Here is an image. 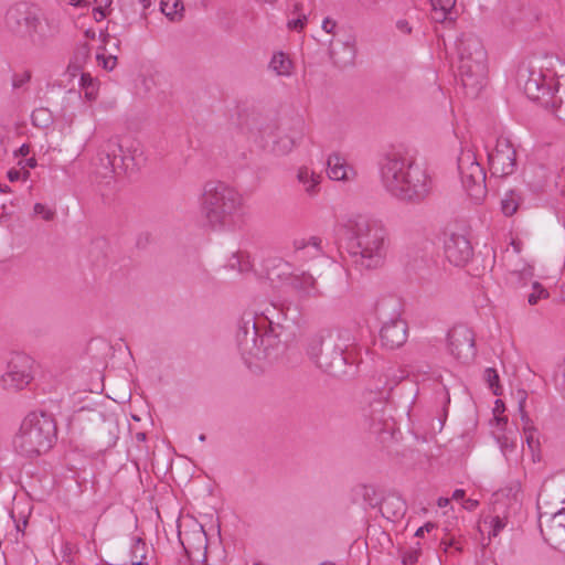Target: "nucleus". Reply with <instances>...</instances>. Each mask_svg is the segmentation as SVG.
<instances>
[{"mask_svg":"<svg viewBox=\"0 0 565 565\" xmlns=\"http://www.w3.org/2000/svg\"><path fill=\"white\" fill-rule=\"evenodd\" d=\"M379 169L385 190L403 202L420 203L430 193L429 175L406 151H386L379 160Z\"/></svg>","mask_w":565,"mask_h":565,"instance_id":"obj_1","label":"nucleus"},{"mask_svg":"<svg viewBox=\"0 0 565 565\" xmlns=\"http://www.w3.org/2000/svg\"><path fill=\"white\" fill-rule=\"evenodd\" d=\"M358 339L351 329H322L307 345L309 359L324 373L340 377L358 363Z\"/></svg>","mask_w":565,"mask_h":565,"instance_id":"obj_2","label":"nucleus"},{"mask_svg":"<svg viewBox=\"0 0 565 565\" xmlns=\"http://www.w3.org/2000/svg\"><path fill=\"white\" fill-rule=\"evenodd\" d=\"M350 253L354 264L365 269L382 267L390 246L388 231L382 222L365 217L347 224Z\"/></svg>","mask_w":565,"mask_h":565,"instance_id":"obj_3","label":"nucleus"},{"mask_svg":"<svg viewBox=\"0 0 565 565\" xmlns=\"http://www.w3.org/2000/svg\"><path fill=\"white\" fill-rule=\"evenodd\" d=\"M57 440V425L46 412H31L13 438L14 450L26 458L46 454Z\"/></svg>","mask_w":565,"mask_h":565,"instance_id":"obj_4","label":"nucleus"},{"mask_svg":"<svg viewBox=\"0 0 565 565\" xmlns=\"http://www.w3.org/2000/svg\"><path fill=\"white\" fill-rule=\"evenodd\" d=\"M241 194L222 181L205 182L201 195V213L214 230L234 224V218L242 207Z\"/></svg>","mask_w":565,"mask_h":565,"instance_id":"obj_5","label":"nucleus"},{"mask_svg":"<svg viewBox=\"0 0 565 565\" xmlns=\"http://www.w3.org/2000/svg\"><path fill=\"white\" fill-rule=\"evenodd\" d=\"M457 50L461 84L467 95L476 97L486 85L487 52L480 39L473 34H463L458 40Z\"/></svg>","mask_w":565,"mask_h":565,"instance_id":"obj_6","label":"nucleus"},{"mask_svg":"<svg viewBox=\"0 0 565 565\" xmlns=\"http://www.w3.org/2000/svg\"><path fill=\"white\" fill-rule=\"evenodd\" d=\"M142 154L138 140L114 137L100 145L96 164L104 170L103 177L125 174L140 164Z\"/></svg>","mask_w":565,"mask_h":565,"instance_id":"obj_7","label":"nucleus"},{"mask_svg":"<svg viewBox=\"0 0 565 565\" xmlns=\"http://www.w3.org/2000/svg\"><path fill=\"white\" fill-rule=\"evenodd\" d=\"M524 93L530 99L551 108L557 119L565 122V81L559 82L554 74L542 70H529Z\"/></svg>","mask_w":565,"mask_h":565,"instance_id":"obj_8","label":"nucleus"},{"mask_svg":"<svg viewBox=\"0 0 565 565\" xmlns=\"http://www.w3.org/2000/svg\"><path fill=\"white\" fill-rule=\"evenodd\" d=\"M7 28L18 36L28 38L34 45L43 46L49 36L46 24L40 19L38 10L25 2L15 3L6 14Z\"/></svg>","mask_w":565,"mask_h":565,"instance_id":"obj_9","label":"nucleus"},{"mask_svg":"<svg viewBox=\"0 0 565 565\" xmlns=\"http://www.w3.org/2000/svg\"><path fill=\"white\" fill-rule=\"evenodd\" d=\"M461 184L470 199L480 204L487 196L486 170L479 163L476 153L462 149L457 159Z\"/></svg>","mask_w":565,"mask_h":565,"instance_id":"obj_10","label":"nucleus"},{"mask_svg":"<svg viewBox=\"0 0 565 565\" xmlns=\"http://www.w3.org/2000/svg\"><path fill=\"white\" fill-rule=\"evenodd\" d=\"M519 492L520 486L515 484L501 489L493 494L492 515L489 516L491 536H497L508 525L511 512H515L520 508Z\"/></svg>","mask_w":565,"mask_h":565,"instance_id":"obj_11","label":"nucleus"},{"mask_svg":"<svg viewBox=\"0 0 565 565\" xmlns=\"http://www.w3.org/2000/svg\"><path fill=\"white\" fill-rule=\"evenodd\" d=\"M33 364L31 356L17 353L8 362L7 372L1 376V385L7 391H21L33 380Z\"/></svg>","mask_w":565,"mask_h":565,"instance_id":"obj_12","label":"nucleus"},{"mask_svg":"<svg viewBox=\"0 0 565 565\" xmlns=\"http://www.w3.org/2000/svg\"><path fill=\"white\" fill-rule=\"evenodd\" d=\"M264 315L269 322V328L264 333H260L258 344L260 354L256 355V359L273 361L278 359L286 350V341L281 340L284 328L279 321H274V315L269 309Z\"/></svg>","mask_w":565,"mask_h":565,"instance_id":"obj_13","label":"nucleus"},{"mask_svg":"<svg viewBox=\"0 0 565 565\" xmlns=\"http://www.w3.org/2000/svg\"><path fill=\"white\" fill-rule=\"evenodd\" d=\"M449 352L462 363H469L477 354L475 333L465 324L452 327L447 333Z\"/></svg>","mask_w":565,"mask_h":565,"instance_id":"obj_14","label":"nucleus"},{"mask_svg":"<svg viewBox=\"0 0 565 565\" xmlns=\"http://www.w3.org/2000/svg\"><path fill=\"white\" fill-rule=\"evenodd\" d=\"M492 175L508 177L516 170V151L508 138H498L495 148L488 153Z\"/></svg>","mask_w":565,"mask_h":565,"instance_id":"obj_15","label":"nucleus"},{"mask_svg":"<svg viewBox=\"0 0 565 565\" xmlns=\"http://www.w3.org/2000/svg\"><path fill=\"white\" fill-rule=\"evenodd\" d=\"M260 329L255 318H242L238 322L236 332V342L238 350L244 359L255 358L260 354L259 344Z\"/></svg>","mask_w":565,"mask_h":565,"instance_id":"obj_16","label":"nucleus"},{"mask_svg":"<svg viewBox=\"0 0 565 565\" xmlns=\"http://www.w3.org/2000/svg\"><path fill=\"white\" fill-rule=\"evenodd\" d=\"M385 397L370 402L369 407L364 411V417L369 420V428L375 434L391 433L394 429L395 422L387 412V403Z\"/></svg>","mask_w":565,"mask_h":565,"instance_id":"obj_17","label":"nucleus"},{"mask_svg":"<svg viewBox=\"0 0 565 565\" xmlns=\"http://www.w3.org/2000/svg\"><path fill=\"white\" fill-rule=\"evenodd\" d=\"M445 256L455 266H465L473 255L470 241L461 234L452 233L445 241Z\"/></svg>","mask_w":565,"mask_h":565,"instance_id":"obj_18","label":"nucleus"},{"mask_svg":"<svg viewBox=\"0 0 565 565\" xmlns=\"http://www.w3.org/2000/svg\"><path fill=\"white\" fill-rule=\"evenodd\" d=\"M561 516H546L541 513L539 526L544 541L555 550H565V524H559Z\"/></svg>","mask_w":565,"mask_h":565,"instance_id":"obj_19","label":"nucleus"},{"mask_svg":"<svg viewBox=\"0 0 565 565\" xmlns=\"http://www.w3.org/2000/svg\"><path fill=\"white\" fill-rule=\"evenodd\" d=\"M408 327L405 320H395L383 323L380 330L382 347L394 350L401 348L407 340Z\"/></svg>","mask_w":565,"mask_h":565,"instance_id":"obj_20","label":"nucleus"},{"mask_svg":"<svg viewBox=\"0 0 565 565\" xmlns=\"http://www.w3.org/2000/svg\"><path fill=\"white\" fill-rule=\"evenodd\" d=\"M292 247L294 257L297 262L308 263L324 256L322 241L318 236L296 238L292 242Z\"/></svg>","mask_w":565,"mask_h":565,"instance_id":"obj_21","label":"nucleus"},{"mask_svg":"<svg viewBox=\"0 0 565 565\" xmlns=\"http://www.w3.org/2000/svg\"><path fill=\"white\" fill-rule=\"evenodd\" d=\"M329 54L333 64L340 67H345L353 63L355 58L354 41L349 38L345 41H330Z\"/></svg>","mask_w":565,"mask_h":565,"instance_id":"obj_22","label":"nucleus"},{"mask_svg":"<svg viewBox=\"0 0 565 565\" xmlns=\"http://www.w3.org/2000/svg\"><path fill=\"white\" fill-rule=\"evenodd\" d=\"M375 315L377 319L382 323H386L388 321L402 320V302L401 300L393 296H385L379 299L374 307Z\"/></svg>","mask_w":565,"mask_h":565,"instance_id":"obj_23","label":"nucleus"},{"mask_svg":"<svg viewBox=\"0 0 565 565\" xmlns=\"http://www.w3.org/2000/svg\"><path fill=\"white\" fill-rule=\"evenodd\" d=\"M303 120L297 118L288 134L281 135L274 142V151L279 154L289 153L303 137Z\"/></svg>","mask_w":565,"mask_h":565,"instance_id":"obj_24","label":"nucleus"},{"mask_svg":"<svg viewBox=\"0 0 565 565\" xmlns=\"http://www.w3.org/2000/svg\"><path fill=\"white\" fill-rule=\"evenodd\" d=\"M407 376L408 373H406L404 370L390 366L379 379V382L383 383V386H376V388L381 391L380 394L383 395L385 399H390L392 397L394 387L397 386L402 381L406 380Z\"/></svg>","mask_w":565,"mask_h":565,"instance_id":"obj_25","label":"nucleus"},{"mask_svg":"<svg viewBox=\"0 0 565 565\" xmlns=\"http://www.w3.org/2000/svg\"><path fill=\"white\" fill-rule=\"evenodd\" d=\"M380 511L387 520H397L404 516L406 512V502L396 495H390L383 499Z\"/></svg>","mask_w":565,"mask_h":565,"instance_id":"obj_26","label":"nucleus"},{"mask_svg":"<svg viewBox=\"0 0 565 565\" xmlns=\"http://www.w3.org/2000/svg\"><path fill=\"white\" fill-rule=\"evenodd\" d=\"M518 409L520 413V418L523 423V430L526 436V443L529 447H533L534 437L533 434L535 431V427L532 425V420L529 417V414L525 411V403L527 399V393L524 390H519L518 393Z\"/></svg>","mask_w":565,"mask_h":565,"instance_id":"obj_27","label":"nucleus"},{"mask_svg":"<svg viewBox=\"0 0 565 565\" xmlns=\"http://www.w3.org/2000/svg\"><path fill=\"white\" fill-rule=\"evenodd\" d=\"M327 172L330 179L332 180H348V164L345 160L341 158L339 154L333 153L329 156L327 160Z\"/></svg>","mask_w":565,"mask_h":565,"instance_id":"obj_28","label":"nucleus"},{"mask_svg":"<svg viewBox=\"0 0 565 565\" xmlns=\"http://www.w3.org/2000/svg\"><path fill=\"white\" fill-rule=\"evenodd\" d=\"M354 491L358 495L362 497L363 501L370 508H381L384 498L377 492V490L373 486L359 484L355 487Z\"/></svg>","mask_w":565,"mask_h":565,"instance_id":"obj_29","label":"nucleus"},{"mask_svg":"<svg viewBox=\"0 0 565 565\" xmlns=\"http://www.w3.org/2000/svg\"><path fill=\"white\" fill-rule=\"evenodd\" d=\"M522 202L521 194L515 190H510L505 193L501 201V211L505 216H512L519 209Z\"/></svg>","mask_w":565,"mask_h":565,"instance_id":"obj_30","label":"nucleus"},{"mask_svg":"<svg viewBox=\"0 0 565 565\" xmlns=\"http://www.w3.org/2000/svg\"><path fill=\"white\" fill-rule=\"evenodd\" d=\"M291 66L290 58L282 52L275 53L269 62V68L277 75H289Z\"/></svg>","mask_w":565,"mask_h":565,"instance_id":"obj_31","label":"nucleus"},{"mask_svg":"<svg viewBox=\"0 0 565 565\" xmlns=\"http://www.w3.org/2000/svg\"><path fill=\"white\" fill-rule=\"evenodd\" d=\"M160 9L172 21L180 20L183 17L184 7L181 0H162Z\"/></svg>","mask_w":565,"mask_h":565,"instance_id":"obj_32","label":"nucleus"},{"mask_svg":"<svg viewBox=\"0 0 565 565\" xmlns=\"http://www.w3.org/2000/svg\"><path fill=\"white\" fill-rule=\"evenodd\" d=\"M297 178L299 182L307 185L306 192L310 195L317 193L318 184H319V175H316L313 172L309 171L307 167H302L299 169Z\"/></svg>","mask_w":565,"mask_h":565,"instance_id":"obj_33","label":"nucleus"},{"mask_svg":"<svg viewBox=\"0 0 565 565\" xmlns=\"http://www.w3.org/2000/svg\"><path fill=\"white\" fill-rule=\"evenodd\" d=\"M31 120L33 126L45 129L53 124L54 118L52 111L49 108L39 107L32 111Z\"/></svg>","mask_w":565,"mask_h":565,"instance_id":"obj_34","label":"nucleus"},{"mask_svg":"<svg viewBox=\"0 0 565 565\" xmlns=\"http://www.w3.org/2000/svg\"><path fill=\"white\" fill-rule=\"evenodd\" d=\"M291 286L303 292L310 295L316 289V279L308 273H302L300 276H294L291 278Z\"/></svg>","mask_w":565,"mask_h":565,"instance_id":"obj_35","label":"nucleus"},{"mask_svg":"<svg viewBox=\"0 0 565 565\" xmlns=\"http://www.w3.org/2000/svg\"><path fill=\"white\" fill-rule=\"evenodd\" d=\"M149 553H153V550L149 548L141 537H136L131 547V559L149 562Z\"/></svg>","mask_w":565,"mask_h":565,"instance_id":"obj_36","label":"nucleus"},{"mask_svg":"<svg viewBox=\"0 0 565 565\" xmlns=\"http://www.w3.org/2000/svg\"><path fill=\"white\" fill-rule=\"evenodd\" d=\"M81 86L85 92V97L88 100H95L98 95V84L88 73H82Z\"/></svg>","mask_w":565,"mask_h":565,"instance_id":"obj_37","label":"nucleus"},{"mask_svg":"<svg viewBox=\"0 0 565 565\" xmlns=\"http://www.w3.org/2000/svg\"><path fill=\"white\" fill-rule=\"evenodd\" d=\"M484 381L487 382L489 388L492 391L493 395H502L503 390L500 385V377L495 369L488 367L484 370Z\"/></svg>","mask_w":565,"mask_h":565,"instance_id":"obj_38","label":"nucleus"},{"mask_svg":"<svg viewBox=\"0 0 565 565\" xmlns=\"http://www.w3.org/2000/svg\"><path fill=\"white\" fill-rule=\"evenodd\" d=\"M294 13L297 14V18L289 20L287 26L289 30L301 31L307 23V15L302 11L301 3H295Z\"/></svg>","mask_w":565,"mask_h":565,"instance_id":"obj_39","label":"nucleus"},{"mask_svg":"<svg viewBox=\"0 0 565 565\" xmlns=\"http://www.w3.org/2000/svg\"><path fill=\"white\" fill-rule=\"evenodd\" d=\"M547 296V290L540 282L535 281L532 292L527 296V301L530 305H536L540 299L546 298Z\"/></svg>","mask_w":565,"mask_h":565,"instance_id":"obj_40","label":"nucleus"},{"mask_svg":"<svg viewBox=\"0 0 565 565\" xmlns=\"http://www.w3.org/2000/svg\"><path fill=\"white\" fill-rule=\"evenodd\" d=\"M228 266L233 269L237 268L241 273H245L249 270L250 263L244 259L243 254H234L230 259Z\"/></svg>","mask_w":565,"mask_h":565,"instance_id":"obj_41","label":"nucleus"},{"mask_svg":"<svg viewBox=\"0 0 565 565\" xmlns=\"http://www.w3.org/2000/svg\"><path fill=\"white\" fill-rule=\"evenodd\" d=\"M30 81H31V72L30 71L14 73L12 76V88L13 89L22 88Z\"/></svg>","mask_w":565,"mask_h":565,"instance_id":"obj_42","label":"nucleus"},{"mask_svg":"<svg viewBox=\"0 0 565 565\" xmlns=\"http://www.w3.org/2000/svg\"><path fill=\"white\" fill-rule=\"evenodd\" d=\"M33 212L35 215H41L43 220L51 221L53 220L55 212L47 209L42 203H35L33 207Z\"/></svg>","mask_w":565,"mask_h":565,"instance_id":"obj_43","label":"nucleus"},{"mask_svg":"<svg viewBox=\"0 0 565 565\" xmlns=\"http://www.w3.org/2000/svg\"><path fill=\"white\" fill-rule=\"evenodd\" d=\"M97 60L106 71H113L117 65V56L115 55L97 54Z\"/></svg>","mask_w":565,"mask_h":565,"instance_id":"obj_44","label":"nucleus"},{"mask_svg":"<svg viewBox=\"0 0 565 565\" xmlns=\"http://www.w3.org/2000/svg\"><path fill=\"white\" fill-rule=\"evenodd\" d=\"M452 546L458 552H461L462 550L461 546L458 545L455 535L446 534V536L440 540V547H443L444 551L447 552L448 548Z\"/></svg>","mask_w":565,"mask_h":565,"instance_id":"obj_45","label":"nucleus"},{"mask_svg":"<svg viewBox=\"0 0 565 565\" xmlns=\"http://www.w3.org/2000/svg\"><path fill=\"white\" fill-rule=\"evenodd\" d=\"M454 4L452 0H431L433 10H445L450 12V8Z\"/></svg>","mask_w":565,"mask_h":565,"instance_id":"obj_46","label":"nucleus"},{"mask_svg":"<svg viewBox=\"0 0 565 565\" xmlns=\"http://www.w3.org/2000/svg\"><path fill=\"white\" fill-rule=\"evenodd\" d=\"M418 559V551H411L403 555L402 563L404 565H413Z\"/></svg>","mask_w":565,"mask_h":565,"instance_id":"obj_47","label":"nucleus"},{"mask_svg":"<svg viewBox=\"0 0 565 565\" xmlns=\"http://www.w3.org/2000/svg\"><path fill=\"white\" fill-rule=\"evenodd\" d=\"M22 162H24V164L22 166L23 179L26 180L30 177V172L25 168L26 167L28 168H35L36 167V159L35 158H29V159H25V161H20L19 164H22Z\"/></svg>","mask_w":565,"mask_h":565,"instance_id":"obj_48","label":"nucleus"},{"mask_svg":"<svg viewBox=\"0 0 565 565\" xmlns=\"http://www.w3.org/2000/svg\"><path fill=\"white\" fill-rule=\"evenodd\" d=\"M434 529H436V524L433 522H427L423 526L418 527L415 532V536L423 537L425 533H430Z\"/></svg>","mask_w":565,"mask_h":565,"instance_id":"obj_49","label":"nucleus"},{"mask_svg":"<svg viewBox=\"0 0 565 565\" xmlns=\"http://www.w3.org/2000/svg\"><path fill=\"white\" fill-rule=\"evenodd\" d=\"M108 13H109V11L102 6L96 7L93 10V15L96 21H102L103 19H105L107 17Z\"/></svg>","mask_w":565,"mask_h":565,"instance_id":"obj_50","label":"nucleus"},{"mask_svg":"<svg viewBox=\"0 0 565 565\" xmlns=\"http://www.w3.org/2000/svg\"><path fill=\"white\" fill-rule=\"evenodd\" d=\"M337 28V22L330 18H326L322 22V29L327 32V33H334V29Z\"/></svg>","mask_w":565,"mask_h":565,"instance_id":"obj_51","label":"nucleus"},{"mask_svg":"<svg viewBox=\"0 0 565 565\" xmlns=\"http://www.w3.org/2000/svg\"><path fill=\"white\" fill-rule=\"evenodd\" d=\"M396 28H397L401 32H403V33H405V34H409V33L412 32V28H411V25H409L408 21H406V20H398V21L396 22Z\"/></svg>","mask_w":565,"mask_h":565,"instance_id":"obj_52","label":"nucleus"},{"mask_svg":"<svg viewBox=\"0 0 565 565\" xmlns=\"http://www.w3.org/2000/svg\"><path fill=\"white\" fill-rule=\"evenodd\" d=\"M450 12L448 11H445V10H433V19L435 21H438V22H443L447 19V15L449 14Z\"/></svg>","mask_w":565,"mask_h":565,"instance_id":"obj_53","label":"nucleus"},{"mask_svg":"<svg viewBox=\"0 0 565 565\" xmlns=\"http://www.w3.org/2000/svg\"><path fill=\"white\" fill-rule=\"evenodd\" d=\"M8 179L11 181V182H15L18 180L21 179V175H23V172H21V170H18V169H10L8 171Z\"/></svg>","mask_w":565,"mask_h":565,"instance_id":"obj_54","label":"nucleus"},{"mask_svg":"<svg viewBox=\"0 0 565 565\" xmlns=\"http://www.w3.org/2000/svg\"><path fill=\"white\" fill-rule=\"evenodd\" d=\"M31 151L30 145L23 143L15 152V157H26Z\"/></svg>","mask_w":565,"mask_h":565,"instance_id":"obj_55","label":"nucleus"},{"mask_svg":"<svg viewBox=\"0 0 565 565\" xmlns=\"http://www.w3.org/2000/svg\"><path fill=\"white\" fill-rule=\"evenodd\" d=\"M499 443H500V446H501V449L504 451L507 449H514V444L513 443H510L508 437L503 436L501 438L498 439Z\"/></svg>","mask_w":565,"mask_h":565,"instance_id":"obj_56","label":"nucleus"},{"mask_svg":"<svg viewBox=\"0 0 565 565\" xmlns=\"http://www.w3.org/2000/svg\"><path fill=\"white\" fill-rule=\"evenodd\" d=\"M89 54V46L87 43L83 44L77 53H76V58H78L79 56H82L84 60L88 56Z\"/></svg>","mask_w":565,"mask_h":565,"instance_id":"obj_57","label":"nucleus"},{"mask_svg":"<svg viewBox=\"0 0 565 565\" xmlns=\"http://www.w3.org/2000/svg\"><path fill=\"white\" fill-rule=\"evenodd\" d=\"M359 3L365 9H373L381 0H358Z\"/></svg>","mask_w":565,"mask_h":565,"instance_id":"obj_58","label":"nucleus"},{"mask_svg":"<svg viewBox=\"0 0 565 565\" xmlns=\"http://www.w3.org/2000/svg\"><path fill=\"white\" fill-rule=\"evenodd\" d=\"M504 411H505V405H504V403H503L501 399H499V398H498V399L494 402L493 414H494V415L502 414Z\"/></svg>","mask_w":565,"mask_h":565,"instance_id":"obj_59","label":"nucleus"},{"mask_svg":"<svg viewBox=\"0 0 565 565\" xmlns=\"http://www.w3.org/2000/svg\"><path fill=\"white\" fill-rule=\"evenodd\" d=\"M478 505H479V501L478 500L469 498V499H467L465 501L463 508L469 510V511H473L475 509H477Z\"/></svg>","mask_w":565,"mask_h":565,"instance_id":"obj_60","label":"nucleus"},{"mask_svg":"<svg viewBox=\"0 0 565 565\" xmlns=\"http://www.w3.org/2000/svg\"><path fill=\"white\" fill-rule=\"evenodd\" d=\"M548 497H550V489L544 487L539 494V501H543V502L547 503Z\"/></svg>","mask_w":565,"mask_h":565,"instance_id":"obj_61","label":"nucleus"},{"mask_svg":"<svg viewBox=\"0 0 565 565\" xmlns=\"http://www.w3.org/2000/svg\"><path fill=\"white\" fill-rule=\"evenodd\" d=\"M551 516H561L558 523L565 524V508L552 513Z\"/></svg>","mask_w":565,"mask_h":565,"instance_id":"obj_62","label":"nucleus"},{"mask_svg":"<svg viewBox=\"0 0 565 565\" xmlns=\"http://www.w3.org/2000/svg\"><path fill=\"white\" fill-rule=\"evenodd\" d=\"M498 425L505 426L508 424V417L501 414L494 415Z\"/></svg>","mask_w":565,"mask_h":565,"instance_id":"obj_63","label":"nucleus"},{"mask_svg":"<svg viewBox=\"0 0 565 565\" xmlns=\"http://www.w3.org/2000/svg\"><path fill=\"white\" fill-rule=\"evenodd\" d=\"M465 494H466L465 490H462V489H457V490H455V491H454V493H452V499H455V500L463 499V498H465Z\"/></svg>","mask_w":565,"mask_h":565,"instance_id":"obj_64","label":"nucleus"}]
</instances>
